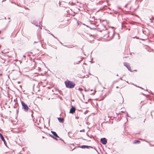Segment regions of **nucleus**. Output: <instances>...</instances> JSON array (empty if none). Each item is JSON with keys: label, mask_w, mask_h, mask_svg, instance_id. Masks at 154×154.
<instances>
[{"label": "nucleus", "mask_w": 154, "mask_h": 154, "mask_svg": "<svg viewBox=\"0 0 154 154\" xmlns=\"http://www.w3.org/2000/svg\"><path fill=\"white\" fill-rule=\"evenodd\" d=\"M67 88H72L75 87V83L69 80H67L64 82Z\"/></svg>", "instance_id": "nucleus-1"}, {"label": "nucleus", "mask_w": 154, "mask_h": 154, "mask_svg": "<svg viewBox=\"0 0 154 154\" xmlns=\"http://www.w3.org/2000/svg\"><path fill=\"white\" fill-rule=\"evenodd\" d=\"M21 102L22 106V109L25 112H26L29 110H30L32 112V111H31V110L29 109V108L28 106L26 104L24 101H21Z\"/></svg>", "instance_id": "nucleus-2"}, {"label": "nucleus", "mask_w": 154, "mask_h": 154, "mask_svg": "<svg viewBox=\"0 0 154 154\" xmlns=\"http://www.w3.org/2000/svg\"><path fill=\"white\" fill-rule=\"evenodd\" d=\"M51 132L52 133L53 135L50 134V136L54 139L57 140V138H59V137L58 136L57 133L55 132L54 131H51Z\"/></svg>", "instance_id": "nucleus-3"}, {"label": "nucleus", "mask_w": 154, "mask_h": 154, "mask_svg": "<svg viewBox=\"0 0 154 154\" xmlns=\"http://www.w3.org/2000/svg\"><path fill=\"white\" fill-rule=\"evenodd\" d=\"M124 65L131 72H132L130 66L129 65V64L125 62L124 63Z\"/></svg>", "instance_id": "nucleus-4"}, {"label": "nucleus", "mask_w": 154, "mask_h": 154, "mask_svg": "<svg viewBox=\"0 0 154 154\" xmlns=\"http://www.w3.org/2000/svg\"><path fill=\"white\" fill-rule=\"evenodd\" d=\"M100 142L104 145L106 144L107 142L106 139L105 138H101L100 139Z\"/></svg>", "instance_id": "nucleus-5"}, {"label": "nucleus", "mask_w": 154, "mask_h": 154, "mask_svg": "<svg viewBox=\"0 0 154 154\" xmlns=\"http://www.w3.org/2000/svg\"><path fill=\"white\" fill-rule=\"evenodd\" d=\"M75 107H74L73 106H72V107L70 109V112H69L73 114L74 112H75Z\"/></svg>", "instance_id": "nucleus-6"}, {"label": "nucleus", "mask_w": 154, "mask_h": 154, "mask_svg": "<svg viewBox=\"0 0 154 154\" xmlns=\"http://www.w3.org/2000/svg\"><path fill=\"white\" fill-rule=\"evenodd\" d=\"M0 137L1 139L4 141V143L5 144V145L7 146V143L6 142L4 137L3 136H2V134L0 133Z\"/></svg>", "instance_id": "nucleus-7"}, {"label": "nucleus", "mask_w": 154, "mask_h": 154, "mask_svg": "<svg viewBox=\"0 0 154 154\" xmlns=\"http://www.w3.org/2000/svg\"><path fill=\"white\" fill-rule=\"evenodd\" d=\"M81 147L82 148H86L87 149H88L89 148H92V147L91 146H86V145H83Z\"/></svg>", "instance_id": "nucleus-8"}, {"label": "nucleus", "mask_w": 154, "mask_h": 154, "mask_svg": "<svg viewBox=\"0 0 154 154\" xmlns=\"http://www.w3.org/2000/svg\"><path fill=\"white\" fill-rule=\"evenodd\" d=\"M58 119L60 122L63 123L64 121V119L62 118H58Z\"/></svg>", "instance_id": "nucleus-9"}, {"label": "nucleus", "mask_w": 154, "mask_h": 154, "mask_svg": "<svg viewBox=\"0 0 154 154\" xmlns=\"http://www.w3.org/2000/svg\"><path fill=\"white\" fill-rule=\"evenodd\" d=\"M128 1V3L127 4H126L125 6V7H126L133 0H127Z\"/></svg>", "instance_id": "nucleus-10"}, {"label": "nucleus", "mask_w": 154, "mask_h": 154, "mask_svg": "<svg viewBox=\"0 0 154 154\" xmlns=\"http://www.w3.org/2000/svg\"><path fill=\"white\" fill-rule=\"evenodd\" d=\"M140 143V141L136 140L134 141L133 143L134 144H136L137 143Z\"/></svg>", "instance_id": "nucleus-11"}, {"label": "nucleus", "mask_w": 154, "mask_h": 154, "mask_svg": "<svg viewBox=\"0 0 154 154\" xmlns=\"http://www.w3.org/2000/svg\"><path fill=\"white\" fill-rule=\"evenodd\" d=\"M85 130L84 129H82V130H81L80 131V132H85Z\"/></svg>", "instance_id": "nucleus-12"}, {"label": "nucleus", "mask_w": 154, "mask_h": 154, "mask_svg": "<svg viewBox=\"0 0 154 154\" xmlns=\"http://www.w3.org/2000/svg\"><path fill=\"white\" fill-rule=\"evenodd\" d=\"M68 47V48H72L73 47H69V46H68V47Z\"/></svg>", "instance_id": "nucleus-13"}, {"label": "nucleus", "mask_w": 154, "mask_h": 154, "mask_svg": "<svg viewBox=\"0 0 154 154\" xmlns=\"http://www.w3.org/2000/svg\"><path fill=\"white\" fill-rule=\"evenodd\" d=\"M52 36H53L54 37H55L54 35L52 34H51Z\"/></svg>", "instance_id": "nucleus-14"}, {"label": "nucleus", "mask_w": 154, "mask_h": 154, "mask_svg": "<svg viewBox=\"0 0 154 154\" xmlns=\"http://www.w3.org/2000/svg\"><path fill=\"white\" fill-rule=\"evenodd\" d=\"M38 42V41H37V42L35 41V42H34V43H37Z\"/></svg>", "instance_id": "nucleus-15"}, {"label": "nucleus", "mask_w": 154, "mask_h": 154, "mask_svg": "<svg viewBox=\"0 0 154 154\" xmlns=\"http://www.w3.org/2000/svg\"><path fill=\"white\" fill-rule=\"evenodd\" d=\"M79 90H82V89H81L80 88H79Z\"/></svg>", "instance_id": "nucleus-16"}, {"label": "nucleus", "mask_w": 154, "mask_h": 154, "mask_svg": "<svg viewBox=\"0 0 154 154\" xmlns=\"http://www.w3.org/2000/svg\"><path fill=\"white\" fill-rule=\"evenodd\" d=\"M140 88L142 89H143V88L141 87H140Z\"/></svg>", "instance_id": "nucleus-17"}, {"label": "nucleus", "mask_w": 154, "mask_h": 154, "mask_svg": "<svg viewBox=\"0 0 154 154\" xmlns=\"http://www.w3.org/2000/svg\"><path fill=\"white\" fill-rule=\"evenodd\" d=\"M80 61H79V63H80Z\"/></svg>", "instance_id": "nucleus-18"}, {"label": "nucleus", "mask_w": 154, "mask_h": 154, "mask_svg": "<svg viewBox=\"0 0 154 154\" xmlns=\"http://www.w3.org/2000/svg\"><path fill=\"white\" fill-rule=\"evenodd\" d=\"M152 18L153 19L154 18V17H152Z\"/></svg>", "instance_id": "nucleus-19"}, {"label": "nucleus", "mask_w": 154, "mask_h": 154, "mask_svg": "<svg viewBox=\"0 0 154 154\" xmlns=\"http://www.w3.org/2000/svg\"><path fill=\"white\" fill-rule=\"evenodd\" d=\"M116 88H118V87H116Z\"/></svg>", "instance_id": "nucleus-20"}]
</instances>
